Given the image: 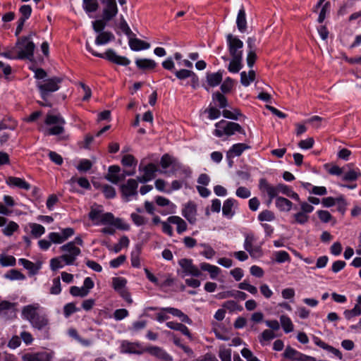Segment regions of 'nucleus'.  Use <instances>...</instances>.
Here are the masks:
<instances>
[{
    "instance_id": "nucleus-52",
    "label": "nucleus",
    "mask_w": 361,
    "mask_h": 361,
    "mask_svg": "<svg viewBox=\"0 0 361 361\" xmlns=\"http://www.w3.org/2000/svg\"><path fill=\"white\" fill-rule=\"evenodd\" d=\"M317 345L320 346L321 348L327 350L328 351L331 352L334 355H335L336 357H338L340 360L342 359V353L341 351L336 348H334V347L329 345L324 342L321 341L317 340Z\"/></svg>"
},
{
    "instance_id": "nucleus-50",
    "label": "nucleus",
    "mask_w": 361,
    "mask_h": 361,
    "mask_svg": "<svg viewBox=\"0 0 361 361\" xmlns=\"http://www.w3.org/2000/svg\"><path fill=\"white\" fill-rule=\"evenodd\" d=\"M317 215L319 219L324 223L333 221V224H336V220L334 219L329 212L326 210H319L317 212Z\"/></svg>"
},
{
    "instance_id": "nucleus-51",
    "label": "nucleus",
    "mask_w": 361,
    "mask_h": 361,
    "mask_svg": "<svg viewBox=\"0 0 361 361\" xmlns=\"http://www.w3.org/2000/svg\"><path fill=\"white\" fill-rule=\"evenodd\" d=\"M275 219L274 213L270 210L265 209L258 215V220L260 221H271Z\"/></svg>"
},
{
    "instance_id": "nucleus-30",
    "label": "nucleus",
    "mask_w": 361,
    "mask_h": 361,
    "mask_svg": "<svg viewBox=\"0 0 361 361\" xmlns=\"http://www.w3.org/2000/svg\"><path fill=\"white\" fill-rule=\"evenodd\" d=\"M115 39L114 34L111 32H100L95 39L97 45H104L113 41Z\"/></svg>"
},
{
    "instance_id": "nucleus-16",
    "label": "nucleus",
    "mask_w": 361,
    "mask_h": 361,
    "mask_svg": "<svg viewBox=\"0 0 361 361\" xmlns=\"http://www.w3.org/2000/svg\"><path fill=\"white\" fill-rule=\"evenodd\" d=\"M102 4H105V8L103 10V18L106 21H109L118 13V8L116 1Z\"/></svg>"
},
{
    "instance_id": "nucleus-13",
    "label": "nucleus",
    "mask_w": 361,
    "mask_h": 361,
    "mask_svg": "<svg viewBox=\"0 0 361 361\" xmlns=\"http://www.w3.org/2000/svg\"><path fill=\"white\" fill-rule=\"evenodd\" d=\"M144 351L162 361H172L171 356L160 347L150 346L145 348Z\"/></svg>"
},
{
    "instance_id": "nucleus-25",
    "label": "nucleus",
    "mask_w": 361,
    "mask_h": 361,
    "mask_svg": "<svg viewBox=\"0 0 361 361\" xmlns=\"http://www.w3.org/2000/svg\"><path fill=\"white\" fill-rule=\"evenodd\" d=\"M129 37V47L133 51L147 49L150 47V44L148 42L137 38H131L130 37Z\"/></svg>"
},
{
    "instance_id": "nucleus-11",
    "label": "nucleus",
    "mask_w": 361,
    "mask_h": 361,
    "mask_svg": "<svg viewBox=\"0 0 361 361\" xmlns=\"http://www.w3.org/2000/svg\"><path fill=\"white\" fill-rule=\"evenodd\" d=\"M22 361H51V357L46 351L26 353L21 357Z\"/></svg>"
},
{
    "instance_id": "nucleus-56",
    "label": "nucleus",
    "mask_w": 361,
    "mask_h": 361,
    "mask_svg": "<svg viewBox=\"0 0 361 361\" xmlns=\"http://www.w3.org/2000/svg\"><path fill=\"white\" fill-rule=\"evenodd\" d=\"M80 310L76 307L75 303L69 302L63 307V314L66 318H68L72 314L78 312Z\"/></svg>"
},
{
    "instance_id": "nucleus-23",
    "label": "nucleus",
    "mask_w": 361,
    "mask_h": 361,
    "mask_svg": "<svg viewBox=\"0 0 361 361\" xmlns=\"http://www.w3.org/2000/svg\"><path fill=\"white\" fill-rule=\"evenodd\" d=\"M166 325L171 329L176 330L181 332L183 335L186 336L190 340L192 339V334L190 332L189 329L181 323L168 322Z\"/></svg>"
},
{
    "instance_id": "nucleus-44",
    "label": "nucleus",
    "mask_w": 361,
    "mask_h": 361,
    "mask_svg": "<svg viewBox=\"0 0 361 361\" xmlns=\"http://www.w3.org/2000/svg\"><path fill=\"white\" fill-rule=\"evenodd\" d=\"M4 277L9 280H24L25 276L17 269H11L5 275Z\"/></svg>"
},
{
    "instance_id": "nucleus-39",
    "label": "nucleus",
    "mask_w": 361,
    "mask_h": 361,
    "mask_svg": "<svg viewBox=\"0 0 361 361\" xmlns=\"http://www.w3.org/2000/svg\"><path fill=\"white\" fill-rule=\"evenodd\" d=\"M127 284V280L123 277H114L112 279V287L117 293L124 288Z\"/></svg>"
},
{
    "instance_id": "nucleus-59",
    "label": "nucleus",
    "mask_w": 361,
    "mask_h": 361,
    "mask_svg": "<svg viewBox=\"0 0 361 361\" xmlns=\"http://www.w3.org/2000/svg\"><path fill=\"white\" fill-rule=\"evenodd\" d=\"M18 225L14 221H10L2 230L3 233L6 236H11L18 229Z\"/></svg>"
},
{
    "instance_id": "nucleus-35",
    "label": "nucleus",
    "mask_w": 361,
    "mask_h": 361,
    "mask_svg": "<svg viewBox=\"0 0 361 361\" xmlns=\"http://www.w3.org/2000/svg\"><path fill=\"white\" fill-rule=\"evenodd\" d=\"M302 353L297 351L290 346L287 347L283 353V356L286 358L292 360L300 361V360H302Z\"/></svg>"
},
{
    "instance_id": "nucleus-47",
    "label": "nucleus",
    "mask_w": 361,
    "mask_h": 361,
    "mask_svg": "<svg viewBox=\"0 0 361 361\" xmlns=\"http://www.w3.org/2000/svg\"><path fill=\"white\" fill-rule=\"evenodd\" d=\"M68 335L71 337H72L74 339H75L76 341H78V342H80L84 346H89L91 344V341L90 340L82 338L79 336L77 330L75 329H70L68 330Z\"/></svg>"
},
{
    "instance_id": "nucleus-7",
    "label": "nucleus",
    "mask_w": 361,
    "mask_h": 361,
    "mask_svg": "<svg viewBox=\"0 0 361 361\" xmlns=\"http://www.w3.org/2000/svg\"><path fill=\"white\" fill-rule=\"evenodd\" d=\"M137 179H129L126 182V183L121 185V192L122 194L123 198L125 201L128 202L130 200L131 197L135 196L136 197L137 195Z\"/></svg>"
},
{
    "instance_id": "nucleus-9",
    "label": "nucleus",
    "mask_w": 361,
    "mask_h": 361,
    "mask_svg": "<svg viewBox=\"0 0 361 361\" xmlns=\"http://www.w3.org/2000/svg\"><path fill=\"white\" fill-rule=\"evenodd\" d=\"M178 264L186 275L198 277L202 274L201 269L193 264L191 259H181L178 261Z\"/></svg>"
},
{
    "instance_id": "nucleus-57",
    "label": "nucleus",
    "mask_w": 361,
    "mask_h": 361,
    "mask_svg": "<svg viewBox=\"0 0 361 361\" xmlns=\"http://www.w3.org/2000/svg\"><path fill=\"white\" fill-rule=\"evenodd\" d=\"M155 202L160 207H169L170 209H175V205L169 199L162 196H157L155 197Z\"/></svg>"
},
{
    "instance_id": "nucleus-61",
    "label": "nucleus",
    "mask_w": 361,
    "mask_h": 361,
    "mask_svg": "<svg viewBox=\"0 0 361 361\" xmlns=\"http://www.w3.org/2000/svg\"><path fill=\"white\" fill-rule=\"evenodd\" d=\"M130 218L133 221V222L137 226H141L143 225H145L147 222V219L144 217L142 215H140L137 213H132L130 214Z\"/></svg>"
},
{
    "instance_id": "nucleus-29",
    "label": "nucleus",
    "mask_w": 361,
    "mask_h": 361,
    "mask_svg": "<svg viewBox=\"0 0 361 361\" xmlns=\"http://www.w3.org/2000/svg\"><path fill=\"white\" fill-rule=\"evenodd\" d=\"M236 24L240 32H245L246 31L247 20L245 11L243 7H242L238 11L236 19Z\"/></svg>"
},
{
    "instance_id": "nucleus-49",
    "label": "nucleus",
    "mask_w": 361,
    "mask_h": 361,
    "mask_svg": "<svg viewBox=\"0 0 361 361\" xmlns=\"http://www.w3.org/2000/svg\"><path fill=\"white\" fill-rule=\"evenodd\" d=\"M83 7L86 12L92 13L98 9L99 4L97 0H83Z\"/></svg>"
},
{
    "instance_id": "nucleus-36",
    "label": "nucleus",
    "mask_w": 361,
    "mask_h": 361,
    "mask_svg": "<svg viewBox=\"0 0 361 361\" xmlns=\"http://www.w3.org/2000/svg\"><path fill=\"white\" fill-rule=\"evenodd\" d=\"M326 0H319V3L317 4V7L322 6L321 11L319 12L318 21L319 23H322L324 20L326 16L327 13L330 12V3L329 2H325L324 4L323 3Z\"/></svg>"
},
{
    "instance_id": "nucleus-64",
    "label": "nucleus",
    "mask_w": 361,
    "mask_h": 361,
    "mask_svg": "<svg viewBox=\"0 0 361 361\" xmlns=\"http://www.w3.org/2000/svg\"><path fill=\"white\" fill-rule=\"evenodd\" d=\"M336 204H337V210L341 213V214H344L345 211H346V208H347V205H348V202L347 201L345 200L344 197L343 195H340L338 197H337V201L336 202Z\"/></svg>"
},
{
    "instance_id": "nucleus-55",
    "label": "nucleus",
    "mask_w": 361,
    "mask_h": 361,
    "mask_svg": "<svg viewBox=\"0 0 361 361\" xmlns=\"http://www.w3.org/2000/svg\"><path fill=\"white\" fill-rule=\"evenodd\" d=\"M70 293L75 297L84 298L88 295L87 290L82 287H78L75 286H71L70 288Z\"/></svg>"
},
{
    "instance_id": "nucleus-10",
    "label": "nucleus",
    "mask_w": 361,
    "mask_h": 361,
    "mask_svg": "<svg viewBox=\"0 0 361 361\" xmlns=\"http://www.w3.org/2000/svg\"><path fill=\"white\" fill-rule=\"evenodd\" d=\"M16 303L3 300L0 302V317L5 319H12L16 317Z\"/></svg>"
},
{
    "instance_id": "nucleus-37",
    "label": "nucleus",
    "mask_w": 361,
    "mask_h": 361,
    "mask_svg": "<svg viewBox=\"0 0 361 361\" xmlns=\"http://www.w3.org/2000/svg\"><path fill=\"white\" fill-rule=\"evenodd\" d=\"M280 323L285 333L288 334L293 331V324L288 316L281 315L280 317Z\"/></svg>"
},
{
    "instance_id": "nucleus-24",
    "label": "nucleus",
    "mask_w": 361,
    "mask_h": 361,
    "mask_svg": "<svg viewBox=\"0 0 361 361\" xmlns=\"http://www.w3.org/2000/svg\"><path fill=\"white\" fill-rule=\"evenodd\" d=\"M121 171L119 166L113 165L109 167L108 174L106 178L114 184H117L120 180L121 178L118 173Z\"/></svg>"
},
{
    "instance_id": "nucleus-38",
    "label": "nucleus",
    "mask_w": 361,
    "mask_h": 361,
    "mask_svg": "<svg viewBox=\"0 0 361 361\" xmlns=\"http://www.w3.org/2000/svg\"><path fill=\"white\" fill-rule=\"evenodd\" d=\"M121 164L124 167H130L135 169L137 161L133 155L126 154L121 159Z\"/></svg>"
},
{
    "instance_id": "nucleus-48",
    "label": "nucleus",
    "mask_w": 361,
    "mask_h": 361,
    "mask_svg": "<svg viewBox=\"0 0 361 361\" xmlns=\"http://www.w3.org/2000/svg\"><path fill=\"white\" fill-rule=\"evenodd\" d=\"M102 214V209H97L92 207L88 214V216L92 221L94 222L95 224H98L101 222V216Z\"/></svg>"
},
{
    "instance_id": "nucleus-22",
    "label": "nucleus",
    "mask_w": 361,
    "mask_h": 361,
    "mask_svg": "<svg viewBox=\"0 0 361 361\" xmlns=\"http://www.w3.org/2000/svg\"><path fill=\"white\" fill-rule=\"evenodd\" d=\"M361 177V171L358 168H349L348 171H343L341 179L343 181H355Z\"/></svg>"
},
{
    "instance_id": "nucleus-40",
    "label": "nucleus",
    "mask_w": 361,
    "mask_h": 361,
    "mask_svg": "<svg viewBox=\"0 0 361 361\" xmlns=\"http://www.w3.org/2000/svg\"><path fill=\"white\" fill-rule=\"evenodd\" d=\"M141 254V248L137 245L135 250L131 252L130 261L133 267L139 268L140 267V255Z\"/></svg>"
},
{
    "instance_id": "nucleus-12",
    "label": "nucleus",
    "mask_w": 361,
    "mask_h": 361,
    "mask_svg": "<svg viewBox=\"0 0 361 361\" xmlns=\"http://www.w3.org/2000/svg\"><path fill=\"white\" fill-rule=\"evenodd\" d=\"M157 168L154 164H148L143 168V175L137 178V181L142 183H145L155 177V173Z\"/></svg>"
},
{
    "instance_id": "nucleus-58",
    "label": "nucleus",
    "mask_w": 361,
    "mask_h": 361,
    "mask_svg": "<svg viewBox=\"0 0 361 361\" xmlns=\"http://www.w3.org/2000/svg\"><path fill=\"white\" fill-rule=\"evenodd\" d=\"M324 168L331 175L342 176L344 171V168H341L336 165L325 164Z\"/></svg>"
},
{
    "instance_id": "nucleus-31",
    "label": "nucleus",
    "mask_w": 361,
    "mask_h": 361,
    "mask_svg": "<svg viewBox=\"0 0 361 361\" xmlns=\"http://www.w3.org/2000/svg\"><path fill=\"white\" fill-rule=\"evenodd\" d=\"M30 324L33 328L42 330L48 325L49 320L45 315L38 314Z\"/></svg>"
},
{
    "instance_id": "nucleus-45",
    "label": "nucleus",
    "mask_w": 361,
    "mask_h": 361,
    "mask_svg": "<svg viewBox=\"0 0 361 361\" xmlns=\"http://www.w3.org/2000/svg\"><path fill=\"white\" fill-rule=\"evenodd\" d=\"M200 246L204 248V250L200 252V255L205 258L212 259L215 256V250L209 244L201 243Z\"/></svg>"
},
{
    "instance_id": "nucleus-8",
    "label": "nucleus",
    "mask_w": 361,
    "mask_h": 361,
    "mask_svg": "<svg viewBox=\"0 0 361 361\" xmlns=\"http://www.w3.org/2000/svg\"><path fill=\"white\" fill-rule=\"evenodd\" d=\"M226 41L228 51L231 56H243L242 48L243 47V42L239 38L233 36L232 34H228Z\"/></svg>"
},
{
    "instance_id": "nucleus-18",
    "label": "nucleus",
    "mask_w": 361,
    "mask_h": 361,
    "mask_svg": "<svg viewBox=\"0 0 361 361\" xmlns=\"http://www.w3.org/2000/svg\"><path fill=\"white\" fill-rule=\"evenodd\" d=\"M223 71L219 70L216 73H207L206 81L210 87H214L220 85L223 80Z\"/></svg>"
},
{
    "instance_id": "nucleus-20",
    "label": "nucleus",
    "mask_w": 361,
    "mask_h": 361,
    "mask_svg": "<svg viewBox=\"0 0 361 361\" xmlns=\"http://www.w3.org/2000/svg\"><path fill=\"white\" fill-rule=\"evenodd\" d=\"M196 207L192 203H188L183 209V216L190 223L195 224L196 221Z\"/></svg>"
},
{
    "instance_id": "nucleus-27",
    "label": "nucleus",
    "mask_w": 361,
    "mask_h": 361,
    "mask_svg": "<svg viewBox=\"0 0 361 361\" xmlns=\"http://www.w3.org/2000/svg\"><path fill=\"white\" fill-rule=\"evenodd\" d=\"M232 59L228 64V70L232 73H238L243 68L242 61L243 56H231Z\"/></svg>"
},
{
    "instance_id": "nucleus-32",
    "label": "nucleus",
    "mask_w": 361,
    "mask_h": 361,
    "mask_svg": "<svg viewBox=\"0 0 361 361\" xmlns=\"http://www.w3.org/2000/svg\"><path fill=\"white\" fill-rule=\"evenodd\" d=\"M235 202L236 200L233 198H228L224 201L222 207V213L224 216L228 218H231L234 215L235 212L232 210V209Z\"/></svg>"
},
{
    "instance_id": "nucleus-62",
    "label": "nucleus",
    "mask_w": 361,
    "mask_h": 361,
    "mask_svg": "<svg viewBox=\"0 0 361 361\" xmlns=\"http://www.w3.org/2000/svg\"><path fill=\"white\" fill-rule=\"evenodd\" d=\"M64 124H58L55 126L49 128L45 133L47 135H58L64 132Z\"/></svg>"
},
{
    "instance_id": "nucleus-4",
    "label": "nucleus",
    "mask_w": 361,
    "mask_h": 361,
    "mask_svg": "<svg viewBox=\"0 0 361 361\" xmlns=\"http://www.w3.org/2000/svg\"><path fill=\"white\" fill-rule=\"evenodd\" d=\"M62 81L63 78L61 77H53L37 82V86L42 99L45 100L49 93L57 91Z\"/></svg>"
},
{
    "instance_id": "nucleus-5",
    "label": "nucleus",
    "mask_w": 361,
    "mask_h": 361,
    "mask_svg": "<svg viewBox=\"0 0 361 361\" xmlns=\"http://www.w3.org/2000/svg\"><path fill=\"white\" fill-rule=\"evenodd\" d=\"M63 252L61 259L66 265H72L75 263L77 257L81 254V250L73 245V243H67L60 247Z\"/></svg>"
},
{
    "instance_id": "nucleus-2",
    "label": "nucleus",
    "mask_w": 361,
    "mask_h": 361,
    "mask_svg": "<svg viewBox=\"0 0 361 361\" xmlns=\"http://www.w3.org/2000/svg\"><path fill=\"white\" fill-rule=\"evenodd\" d=\"M215 129L213 134L217 137H222L224 135L230 137L235 133L245 135V131L242 126L235 122L221 120L215 123Z\"/></svg>"
},
{
    "instance_id": "nucleus-19",
    "label": "nucleus",
    "mask_w": 361,
    "mask_h": 361,
    "mask_svg": "<svg viewBox=\"0 0 361 361\" xmlns=\"http://www.w3.org/2000/svg\"><path fill=\"white\" fill-rule=\"evenodd\" d=\"M6 183L9 186L17 187L20 189H24L25 190H28L30 189V185L24 179L20 178L9 176L6 179Z\"/></svg>"
},
{
    "instance_id": "nucleus-28",
    "label": "nucleus",
    "mask_w": 361,
    "mask_h": 361,
    "mask_svg": "<svg viewBox=\"0 0 361 361\" xmlns=\"http://www.w3.org/2000/svg\"><path fill=\"white\" fill-rule=\"evenodd\" d=\"M200 268L202 271H208L210 275V278L212 279H216L221 272L219 267L207 262L201 263L200 264Z\"/></svg>"
},
{
    "instance_id": "nucleus-60",
    "label": "nucleus",
    "mask_w": 361,
    "mask_h": 361,
    "mask_svg": "<svg viewBox=\"0 0 361 361\" xmlns=\"http://www.w3.org/2000/svg\"><path fill=\"white\" fill-rule=\"evenodd\" d=\"M233 87V80L230 77L226 78L221 85L220 89L224 94L231 91Z\"/></svg>"
},
{
    "instance_id": "nucleus-43",
    "label": "nucleus",
    "mask_w": 361,
    "mask_h": 361,
    "mask_svg": "<svg viewBox=\"0 0 361 361\" xmlns=\"http://www.w3.org/2000/svg\"><path fill=\"white\" fill-rule=\"evenodd\" d=\"M16 258L11 255H0V264L2 267H13L16 265Z\"/></svg>"
},
{
    "instance_id": "nucleus-15",
    "label": "nucleus",
    "mask_w": 361,
    "mask_h": 361,
    "mask_svg": "<svg viewBox=\"0 0 361 361\" xmlns=\"http://www.w3.org/2000/svg\"><path fill=\"white\" fill-rule=\"evenodd\" d=\"M249 149L250 146L245 143L234 144L226 152V158L230 160L235 157H240L245 150Z\"/></svg>"
},
{
    "instance_id": "nucleus-53",
    "label": "nucleus",
    "mask_w": 361,
    "mask_h": 361,
    "mask_svg": "<svg viewBox=\"0 0 361 361\" xmlns=\"http://www.w3.org/2000/svg\"><path fill=\"white\" fill-rule=\"evenodd\" d=\"M175 161V159L169 154H164L160 160V165L162 169H166Z\"/></svg>"
},
{
    "instance_id": "nucleus-3",
    "label": "nucleus",
    "mask_w": 361,
    "mask_h": 361,
    "mask_svg": "<svg viewBox=\"0 0 361 361\" xmlns=\"http://www.w3.org/2000/svg\"><path fill=\"white\" fill-rule=\"evenodd\" d=\"M87 50L92 55L102 59H105L107 61L119 66H127L130 64V61L126 56L118 55L116 51L112 49H107L104 53L101 54L96 52L90 46L88 42L85 44Z\"/></svg>"
},
{
    "instance_id": "nucleus-26",
    "label": "nucleus",
    "mask_w": 361,
    "mask_h": 361,
    "mask_svg": "<svg viewBox=\"0 0 361 361\" xmlns=\"http://www.w3.org/2000/svg\"><path fill=\"white\" fill-rule=\"evenodd\" d=\"M169 222L176 225V231L178 234H181L187 230L186 222L178 216H171L168 218Z\"/></svg>"
},
{
    "instance_id": "nucleus-1",
    "label": "nucleus",
    "mask_w": 361,
    "mask_h": 361,
    "mask_svg": "<svg viewBox=\"0 0 361 361\" xmlns=\"http://www.w3.org/2000/svg\"><path fill=\"white\" fill-rule=\"evenodd\" d=\"M34 35V32H31L27 36H23L18 38L16 45L13 47L14 49L18 51L16 56L18 59L33 60L35 44L32 41V37Z\"/></svg>"
},
{
    "instance_id": "nucleus-6",
    "label": "nucleus",
    "mask_w": 361,
    "mask_h": 361,
    "mask_svg": "<svg viewBox=\"0 0 361 361\" xmlns=\"http://www.w3.org/2000/svg\"><path fill=\"white\" fill-rule=\"evenodd\" d=\"M256 237L253 233H247L245 235L243 247L250 254L252 258H259L263 255V251L261 245H255Z\"/></svg>"
},
{
    "instance_id": "nucleus-41",
    "label": "nucleus",
    "mask_w": 361,
    "mask_h": 361,
    "mask_svg": "<svg viewBox=\"0 0 361 361\" xmlns=\"http://www.w3.org/2000/svg\"><path fill=\"white\" fill-rule=\"evenodd\" d=\"M29 226L31 229V234L35 238H39L42 235H43L45 233V228L41 224L32 223L30 224Z\"/></svg>"
},
{
    "instance_id": "nucleus-42",
    "label": "nucleus",
    "mask_w": 361,
    "mask_h": 361,
    "mask_svg": "<svg viewBox=\"0 0 361 361\" xmlns=\"http://www.w3.org/2000/svg\"><path fill=\"white\" fill-rule=\"evenodd\" d=\"M45 123L47 125H54V124H65V120L60 115H51L47 114Z\"/></svg>"
},
{
    "instance_id": "nucleus-33",
    "label": "nucleus",
    "mask_w": 361,
    "mask_h": 361,
    "mask_svg": "<svg viewBox=\"0 0 361 361\" xmlns=\"http://www.w3.org/2000/svg\"><path fill=\"white\" fill-rule=\"evenodd\" d=\"M293 203L288 199L278 197L276 199V206L281 212H288L292 208Z\"/></svg>"
},
{
    "instance_id": "nucleus-21",
    "label": "nucleus",
    "mask_w": 361,
    "mask_h": 361,
    "mask_svg": "<svg viewBox=\"0 0 361 361\" xmlns=\"http://www.w3.org/2000/svg\"><path fill=\"white\" fill-rule=\"evenodd\" d=\"M135 64L140 70L144 71L153 70L157 66V63L149 59H137L135 60Z\"/></svg>"
},
{
    "instance_id": "nucleus-17",
    "label": "nucleus",
    "mask_w": 361,
    "mask_h": 361,
    "mask_svg": "<svg viewBox=\"0 0 361 361\" xmlns=\"http://www.w3.org/2000/svg\"><path fill=\"white\" fill-rule=\"evenodd\" d=\"M259 190L267 193L269 197L274 199L278 195V188L269 184L265 178H261L259 183Z\"/></svg>"
},
{
    "instance_id": "nucleus-14",
    "label": "nucleus",
    "mask_w": 361,
    "mask_h": 361,
    "mask_svg": "<svg viewBox=\"0 0 361 361\" xmlns=\"http://www.w3.org/2000/svg\"><path fill=\"white\" fill-rule=\"evenodd\" d=\"M39 308V305L38 303L24 306L22 310L23 319L29 321L30 323L39 314L37 312Z\"/></svg>"
},
{
    "instance_id": "nucleus-46",
    "label": "nucleus",
    "mask_w": 361,
    "mask_h": 361,
    "mask_svg": "<svg viewBox=\"0 0 361 361\" xmlns=\"http://www.w3.org/2000/svg\"><path fill=\"white\" fill-rule=\"evenodd\" d=\"M17 126V123L11 118H4L0 122V130L9 129L14 130Z\"/></svg>"
},
{
    "instance_id": "nucleus-34",
    "label": "nucleus",
    "mask_w": 361,
    "mask_h": 361,
    "mask_svg": "<svg viewBox=\"0 0 361 361\" xmlns=\"http://www.w3.org/2000/svg\"><path fill=\"white\" fill-rule=\"evenodd\" d=\"M255 72L253 70H250L248 73L243 71L240 73V82L243 86L247 87L255 80Z\"/></svg>"
},
{
    "instance_id": "nucleus-54",
    "label": "nucleus",
    "mask_w": 361,
    "mask_h": 361,
    "mask_svg": "<svg viewBox=\"0 0 361 361\" xmlns=\"http://www.w3.org/2000/svg\"><path fill=\"white\" fill-rule=\"evenodd\" d=\"M213 99L216 100L219 103V107L221 109H224L228 105L226 97L219 92L213 94Z\"/></svg>"
},
{
    "instance_id": "nucleus-63",
    "label": "nucleus",
    "mask_w": 361,
    "mask_h": 361,
    "mask_svg": "<svg viewBox=\"0 0 361 361\" xmlns=\"http://www.w3.org/2000/svg\"><path fill=\"white\" fill-rule=\"evenodd\" d=\"M224 117L233 120H238V117L241 116V113L239 109H235L233 111L227 109H224L222 111Z\"/></svg>"
}]
</instances>
